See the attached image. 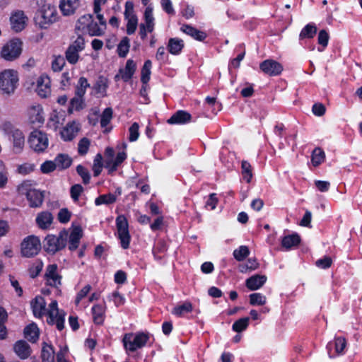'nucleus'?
<instances>
[{"instance_id": "nucleus-21", "label": "nucleus", "mask_w": 362, "mask_h": 362, "mask_svg": "<svg viewBox=\"0 0 362 362\" xmlns=\"http://www.w3.org/2000/svg\"><path fill=\"white\" fill-rule=\"evenodd\" d=\"M50 79L46 75H42L37 78L36 91L41 98H47L50 95Z\"/></svg>"}, {"instance_id": "nucleus-28", "label": "nucleus", "mask_w": 362, "mask_h": 362, "mask_svg": "<svg viewBox=\"0 0 362 362\" xmlns=\"http://www.w3.org/2000/svg\"><path fill=\"white\" fill-rule=\"evenodd\" d=\"M64 122V115L62 112L54 110L49 116L47 126L49 128L57 131L63 124Z\"/></svg>"}, {"instance_id": "nucleus-57", "label": "nucleus", "mask_w": 362, "mask_h": 362, "mask_svg": "<svg viewBox=\"0 0 362 362\" xmlns=\"http://www.w3.org/2000/svg\"><path fill=\"white\" fill-rule=\"evenodd\" d=\"M129 141L131 142L136 141L139 136V125L137 122H134L129 128Z\"/></svg>"}, {"instance_id": "nucleus-37", "label": "nucleus", "mask_w": 362, "mask_h": 362, "mask_svg": "<svg viewBox=\"0 0 362 362\" xmlns=\"http://www.w3.org/2000/svg\"><path fill=\"white\" fill-rule=\"evenodd\" d=\"M300 241V238L297 234L288 235L283 238L281 245L286 250H290L293 247L297 246Z\"/></svg>"}, {"instance_id": "nucleus-7", "label": "nucleus", "mask_w": 362, "mask_h": 362, "mask_svg": "<svg viewBox=\"0 0 362 362\" xmlns=\"http://www.w3.org/2000/svg\"><path fill=\"white\" fill-rule=\"evenodd\" d=\"M68 233L66 231L61 232L58 236L54 235H48L45 239L44 248L50 253L63 249L66 244Z\"/></svg>"}, {"instance_id": "nucleus-8", "label": "nucleus", "mask_w": 362, "mask_h": 362, "mask_svg": "<svg viewBox=\"0 0 362 362\" xmlns=\"http://www.w3.org/2000/svg\"><path fill=\"white\" fill-rule=\"evenodd\" d=\"M22 52V42L14 38L5 44L1 50V57L6 61H13L17 59Z\"/></svg>"}, {"instance_id": "nucleus-42", "label": "nucleus", "mask_w": 362, "mask_h": 362, "mask_svg": "<svg viewBox=\"0 0 362 362\" xmlns=\"http://www.w3.org/2000/svg\"><path fill=\"white\" fill-rule=\"evenodd\" d=\"M42 359L43 362H54V351L51 345L45 344L42 346Z\"/></svg>"}, {"instance_id": "nucleus-54", "label": "nucleus", "mask_w": 362, "mask_h": 362, "mask_svg": "<svg viewBox=\"0 0 362 362\" xmlns=\"http://www.w3.org/2000/svg\"><path fill=\"white\" fill-rule=\"evenodd\" d=\"M90 141L86 137H83L78 141V153L81 156L86 155L89 149Z\"/></svg>"}, {"instance_id": "nucleus-12", "label": "nucleus", "mask_w": 362, "mask_h": 362, "mask_svg": "<svg viewBox=\"0 0 362 362\" xmlns=\"http://www.w3.org/2000/svg\"><path fill=\"white\" fill-rule=\"evenodd\" d=\"M41 248L40 239L34 235L25 238L21 243L22 255L31 257L36 255Z\"/></svg>"}, {"instance_id": "nucleus-30", "label": "nucleus", "mask_w": 362, "mask_h": 362, "mask_svg": "<svg viewBox=\"0 0 362 362\" xmlns=\"http://www.w3.org/2000/svg\"><path fill=\"white\" fill-rule=\"evenodd\" d=\"M92 287L90 285L87 284L84 286L76 294L75 298V304L81 308H86L88 306V303H86L84 299L87 297L88 294L90 291Z\"/></svg>"}, {"instance_id": "nucleus-38", "label": "nucleus", "mask_w": 362, "mask_h": 362, "mask_svg": "<svg viewBox=\"0 0 362 362\" xmlns=\"http://www.w3.org/2000/svg\"><path fill=\"white\" fill-rule=\"evenodd\" d=\"M93 321L98 325L103 324L104 321L105 308L103 305L97 304L92 308Z\"/></svg>"}, {"instance_id": "nucleus-19", "label": "nucleus", "mask_w": 362, "mask_h": 362, "mask_svg": "<svg viewBox=\"0 0 362 362\" xmlns=\"http://www.w3.org/2000/svg\"><path fill=\"white\" fill-rule=\"evenodd\" d=\"M81 5V0H59V8L64 16H71L76 13Z\"/></svg>"}, {"instance_id": "nucleus-11", "label": "nucleus", "mask_w": 362, "mask_h": 362, "mask_svg": "<svg viewBox=\"0 0 362 362\" xmlns=\"http://www.w3.org/2000/svg\"><path fill=\"white\" fill-rule=\"evenodd\" d=\"M0 127L5 132H11L13 151L16 153H21L25 145V137L23 132L19 129H12V125L10 122H4L1 124Z\"/></svg>"}, {"instance_id": "nucleus-25", "label": "nucleus", "mask_w": 362, "mask_h": 362, "mask_svg": "<svg viewBox=\"0 0 362 362\" xmlns=\"http://www.w3.org/2000/svg\"><path fill=\"white\" fill-rule=\"evenodd\" d=\"M267 276L264 275H253L246 280L245 285L250 291H255L260 288L267 281Z\"/></svg>"}, {"instance_id": "nucleus-17", "label": "nucleus", "mask_w": 362, "mask_h": 362, "mask_svg": "<svg viewBox=\"0 0 362 362\" xmlns=\"http://www.w3.org/2000/svg\"><path fill=\"white\" fill-rule=\"evenodd\" d=\"M28 121L34 124L41 125L45 122V115L42 107L39 104L30 106L27 110Z\"/></svg>"}, {"instance_id": "nucleus-24", "label": "nucleus", "mask_w": 362, "mask_h": 362, "mask_svg": "<svg viewBox=\"0 0 362 362\" xmlns=\"http://www.w3.org/2000/svg\"><path fill=\"white\" fill-rule=\"evenodd\" d=\"M13 351L21 359L28 358L32 352L29 344L23 340H20L15 343Z\"/></svg>"}, {"instance_id": "nucleus-55", "label": "nucleus", "mask_w": 362, "mask_h": 362, "mask_svg": "<svg viewBox=\"0 0 362 362\" xmlns=\"http://www.w3.org/2000/svg\"><path fill=\"white\" fill-rule=\"evenodd\" d=\"M112 110L110 107H107L104 110L100 118V125L102 127H106L109 124L112 118Z\"/></svg>"}, {"instance_id": "nucleus-27", "label": "nucleus", "mask_w": 362, "mask_h": 362, "mask_svg": "<svg viewBox=\"0 0 362 362\" xmlns=\"http://www.w3.org/2000/svg\"><path fill=\"white\" fill-rule=\"evenodd\" d=\"M36 223L41 229L45 230L50 227L53 221V216L49 211H42L37 215Z\"/></svg>"}, {"instance_id": "nucleus-51", "label": "nucleus", "mask_w": 362, "mask_h": 362, "mask_svg": "<svg viewBox=\"0 0 362 362\" xmlns=\"http://www.w3.org/2000/svg\"><path fill=\"white\" fill-rule=\"evenodd\" d=\"M65 57L69 64H76L79 59V52L68 47L65 52Z\"/></svg>"}, {"instance_id": "nucleus-35", "label": "nucleus", "mask_w": 362, "mask_h": 362, "mask_svg": "<svg viewBox=\"0 0 362 362\" xmlns=\"http://www.w3.org/2000/svg\"><path fill=\"white\" fill-rule=\"evenodd\" d=\"M127 158L124 151L119 152L115 159H109L105 161V168L110 172L115 171L117 167Z\"/></svg>"}, {"instance_id": "nucleus-20", "label": "nucleus", "mask_w": 362, "mask_h": 362, "mask_svg": "<svg viewBox=\"0 0 362 362\" xmlns=\"http://www.w3.org/2000/svg\"><path fill=\"white\" fill-rule=\"evenodd\" d=\"M260 69L269 76L279 75L283 71L282 65L273 59H267L259 64Z\"/></svg>"}, {"instance_id": "nucleus-40", "label": "nucleus", "mask_w": 362, "mask_h": 362, "mask_svg": "<svg viewBox=\"0 0 362 362\" xmlns=\"http://www.w3.org/2000/svg\"><path fill=\"white\" fill-rule=\"evenodd\" d=\"M325 160V151L320 148H315L311 155V162L313 166L317 167Z\"/></svg>"}, {"instance_id": "nucleus-31", "label": "nucleus", "mask_w": 362, "mask_h": 362, "mask_svg": "<svg viewBox=\"0 0 362 362\" xmlns=\"http://www.w3.org/2000/svg\"><path fill=\"white\" fill-rule=\"evenodd\" d=\"M69 237V248L71 250H74L78 247L80 239L82 237V230L80 227L74 228Z\"/></svg>"}, {"instance_id": "nucleus-44", "label": "nucleus", "mask_w": 362, "mask_h": 362, "mask_svg": "<svg viewBox=\"0 0 362 362\" xmlns=\"http://www.w3.org/2000/svg\"><path fill=\"white\" fill-rule=\"evenodd\" d=\"M88 87H90V84L88 83V80L83 76L80 77L76 87V95L80 97H83L86 92V89Z\"/></svg>"}, {"instance_id": "nucleus-34", "label": "nucleus", "mask_w": 362, "mask_h": 362, "mask_svg": "<svg viewBox=\"0 0 362 362\" xmlns=\"http://www.w3.org/2000/svg\"><path fill=\"white\" fill-rule=\"evenodd\" d=\"M184 47V41L177 37L170 38L168 43V52L173 55L179 54Z\"/></svg>"}, {"instance_id": "nucleus-1", "label": "nucleus", "mask_w": 362, "mask_h": 362, "mask_svg": "<svg viewBox=\"0 0 362 362\" xmlns=\"http://www.w3.org/2000/svg\"><path fill=\"white\" fill-rule=\"evenodd\" d=\"M99 21L98 23L93 20L90 14H85L81 16L76 23V29L82 33L88 34L90 36H100L103 35L106 29V21L100 13H94Z\"/></svg>"}, {"instance_id": "nucleus-59", "label": "nucleus", "mask_w": 362, "mask_h": 362, "mask_svg": "<svg viewBox=\"0 0 362 362\" xmlns=\"http://www.w3.org/2000/svg\"><path fill=\"white\" fill-rule=\"evenodd\" d=\"M83 190V187L81 185H74L71 187L70 194L71 197L74 202L78 201V198Z\"/></svg>"}, {"instance_id": "nucleus-41", "label": "nucleus", "mask_w": 362, "mask_h": 362, "mask_svg": "<svg viewBox=\"0 0 362 362\" xmlns=\"http://www.w3.org/2000/svg\"><path fill=\"white\" fill-rule=\"evenodd\" d=\"M116 200L117 195L109 193L98 197L95 200V204L96 206H100L101 204H110L115 203Z\"/></svg>"}, {"instance_id": "nucleus-13", "label": "nucleus", "mask_w": 362, "mask_h": 362, "mask_svg": "<svg viewBox=\"0 0 362 362\" xmlns=\"http://www.w3.org/2000/svg\"><path fill=\"white\" fill-rule=\"evenodd\" d=\"M28 18L22 10H13L11 11L9 22L11 28L15 33L21 32L28 24Z\"/></svg>"}, {"instance_id": "nucleus-15", "label": "nucleus", "mask_w": 362, "mask_h": 362, "mask_svg": "<svg viewBox=\"0 0 362 362\" xmlns=\"http://www.w3.org/2000/svg\"><path fill=\"white\" fill-rule=\"evenodd\" d=\"M346 340L344 337H334V340L329 341L327 345L329 357L332 358L343 355L346 347Z\"/></svg>"}, {"instance_id": "nucleus-33", "label": "nucleus", "mask_w": 362, "mask_h": 362, "mask_svg": "<svg viewBox=\"0 0 362 362\" xmlns=\"http://www.w3.org/2000/svg\"><path fill=\"white\" fill-rule=\"evenodd\" d=\"M154 21L153 8L151 6H147L144 11V23L141 25H144L146 30H148V33H152L155 26Z\"/></svg>"}, {"instance_id": "nucleus-48", "label": "nucleus", "mask_w": 362, "mask_h": 362, "mask_svg": "<svg viewBox=\"0 0 362 362\" xmlns=\"http://www.w3.org/2000/svg\"><path fill=\"white\" fill-rule=\"evenodd\" d=\"M250 303L252 305H263L267 302L265 296L260 293H254L250 295Z\"/></svg>"}, {"instance_id": "nucleus-18", "label": "nucleus", "mask_w": 362, "mask_h": 362, "mask_svg": "<svg viewBox=\"0 0 362 362\" xmlns=\"http://www.w3.org/2000/svg\"><path fill=\"white\" fill-rule=\"evenodd\" d=\"M46 284L52 287L58 288L62 284V276L57 272V265L49 264L47 267L45 274Z\"/></svg>"}, {"instance_id": "nucleus-63", "label": "nucleus", "mask_w": 362, "mask_h": 362, "mask_svg": "<svg viewBox=\"0 0 362 362\" xmlns=\"http://www.w3.org/2000/svg\"><path fill=\"white\" fill-rule=\"evenodd\" d=\"M71 212L66 208L62 209L58 213V220L60 223H66L69 221Z\"/></svg>"}, {"instance_id": "nucleus-23", "label": "nucleus", "mask_w": 362, "mask_h": 362, "mask_svg": "<svg viewBox=\"0 0 362 362\" xmlns=\"http://www.w3.org/2000/svg\"><path fill=\"white\" fill-rule=\"evenodd\" d=\"M191 115L184 110H178L167 121L170 124H185L191 122Z\"/></svg>"}, {"instance_id": "nucleus-46", "label": "nucleus", "mask_w": 362, "mask_h": 362, "mask_svg": "<svg viewBox=\"0 0 362 362\" xmlns=\"http://www.w3.org/2000/svg\"><path fill=\"white\" fill-rule=\"evenodd\" d=\"M250 255V250L245 245H241L238 248L235 249L233 255L234 258L239 262L244 260Z\"/></svg>"}, {"instance_id": "nucleus-10", "label": "nucleus", "mask_w": 362, "mask_h": 362, "mask_svg": "<svg viewBox=\"0 0 362 362\" xmlns=\"http://www.w3.org/2000/svg\"><path fill=\"white\" fill-rule=\"evenodd\" d=\"M116 226L117 238L120 240L121 246L123 249H127L129 247L131 237L128 222L124 216L121 215L117 217Z\"/></svg>"}, {"instance_id": "nucleus-56", "label": "nucleus", "mask_w": 362, "mask_h": 362, "mask_svg": "<svg viewBox=\"0 0 362 362\" xmlns=\"http://www.w3.org/2000/svg\"><path fill=\"white\" fill-rule=\"evenodd\" d=\"M103 157L100 154H97L93 160V171L95 177L98 176L103 168Z\"/></svg>"}, {"instance_id": "nucleus-50", "label": "nucleus", "mask_w": 362, "mask_h": 362, "mask_svg": "<svg viewBox=\"0 0 362 362\" xmlns=\"http://www.w3.org/2000/svg\"><path fill=\"white\" fill-rule=\"evenodd\" d=\"M66 64L65 59L62 55L54 56L52 61V69L55 72L62 70Z\"/></svg>"}, {"instance_id": "nucleus-5", "label": "nucleus", "mask_w": 362, "mask_h": 362, "mask_svg": "<svg viewBox=\"0 0 362 362\" xmlns=\"http://www.w3.org/2000/svg\"><path fill=\"white\" fill-rule=\"evenodd\" d=\"M148 339V334L144 332L127 333L123 337L122 343L127 351L133 352L144 346Z\"/></svg>"}, {"instance_id": "nucleus-45", "label": "nucleus", "mask_w": 362, "mask_h": 362, "mask_svg": "<svg viewBox=\"0 0 362 362\" xmlns=\"http://www.w3.org/2000/svg\"><path fill=\"white\" fill-rule=\"evenodd\" d=\"M152 67V63L151 60H146L144 62V64L143 66V68L141 69V81L143 83V84H147L148 82L150 80V76H151V69Z\"/></svg>"}, {"instance_id": "nucleus-16", "label": "nucleus", "mask_w": 362, "mask_h": 362, "mask_svg": "<svg viewBox=\"0 0 362 362\" xmlns=\"http://www.w3.org/2000/svg\"><path fill=\"white\" fill-rule=\"evenodd\" d=\"M81 130V124L76 121H71L66 124L60 131L61 139L64 141H72Z\"/></svg>"}, {"instance_id": "nucleus-62", "label": "nucleus", "mask_w": 362, "mask_h": 362, "mask_svg": "<svg viewBox=\"0 0 362 362\" xmlns=\"http://www.w3.org/2000/svg\"><path fill=\"white\" fill-rule=\"evenodd\" d=\"M35 165L30 163H23L18 166L17 172L19 174L25 175L34 170Z\"/></svg>"}, {"instance_id": "nucleus-4", "label": "nucleus", "mask_w": 362, "mask_h": 362, "mask_svg": "<svg viewBox=\"0 0 362 362\" xmlns=\"http://www.w3.org/2000/svg\"><path fill=\"white\" fill-rule=\"evenodd\" d=\"M19 76L16 70L8 69L0 71V91L4 95L13 94L18 86Z\"/></svg>"}, {"instance_id": "nucleus-9", "label": "nucleus", "mask_w": 362, "mask_h": 362, "mask_svg": "<svg viewBox=\"0 0 362 362\" xmlns=\"http://www.w3.org/2000/svg\"><path fill=\"white\" fill-rule=\"evenodd\" d=\"M28 144L30 147L35 152H44L49 145L47 134L40 130H34L29 136Z\"/></svg>"}, {"instance_id": "nucleus-49", "label": "nucleus", "mask_w": 362, "mask_h": 362, "mask_svg": "<svg viewBox=\"0 0 362 362\" xmlns=\"http://www.w3.org/2000/svg\"><path fill=\"white\" fill-rule=\"evenodd\" d=\"M129 40L128 37H124L117 47V53L119 57H125L129 49Z\"/></svg>"}, {"instance_id": "nucleus-2", "label": "nucleus", "mask_w": 362, "mask_h": 362, "mask_svg": "<svg viewBox=\"0 0 362 362\" xmlns=\"http://www.w3.org/2000/svg\"><path fill=\"white\" fill-rule=\"evenodd\" d=\"M58 18L56 7L50 4H43L34 17L35 25L41 29H47Z\"/></svg>"}, {"instance_id": "nucleus-6", "label": "nucleus", "mask_w": 362, "mask_h": 362, "mask_svg": "<svg viewBox=\"0 0 362 362\" xmlns=\"http://www.w3.org/2000/svg\"><path fill=\"white\" fill-rule=\"evenodd\" d=\"M47 315V322L49 325H55L59 330H62L64 327L65 313L63 310H59L57 300H52L46 310Z\"/></svg>"}, {"instance_id": "nucleus-43", "label": "nucleus", "mask_w": 362, "mask_h": 362, "mask_svg": "<svg viewBox=\"0 0 362 362\" xmlns=\"http://www.w3.org/2000/svg\"><path fill=\"white\" fill-rule=\"evenodd\" d=\"M317 28L314 24L309 23L306 25L300 31V39L313 38L316 34Z\"/></svg>"}, {"instance_id": "nucleus-58", "label": "nucleus", "mask_w": 362, "mask_h": 362, "mask_svg": "<svg viewBox=\"0 0 362 362\" xmlns=\"http://www.w3.org/2000/svg\"><path fill=\"white\" fill-rule=\"evenodd\" d=\"M69 47L80 53L85 48V40L83 37L79 35Z\"/></svg>"}, {"instance_id": "nucleus-14", "label": "nucleus", "mask_w": 362, "mask_h": 362, "mask_svg": "<svg viewBox=\"0 0 362 362\" xmlns=\"http://www.w3.org/2000/svg\"><path fill=\"white\" fill-rule=\"evenodd\" d=\"M124 16L127 23V33L128 35H132L135 33L137 25L138 18L134 11V4L130 1H127L125 4Z\"/></svg>"}, {"instance_id": "nucleus-32", "label": "nucleus", "mask_w": 362, "mask_h": 362, "mask_svg": "<svg viewBox=\"0 0 362 362\" xmlns=\"http://www.w3.org/2000/svg\"><path fill=\"white\" fill-rule=\"evenodd\" d=\"M193 310V305L189 301H185L173 308L171 313L176 317H182L185 314L191 313Z\"/></svg>"}, {"instance_id": "nucleus-3", "label": "nucleus", "mask_w": 362, "mask_h": 362, "mask_svg": "<svg viewBox=\"0 0 362 362\" xmlns=\"http://www.w3.org/2000/svg\"><path fill=\"white\" fill-rule=\"evenodd\" d=\"M18 192L21 195H25L32 208L41 206L44 199L43 194L33 187V182L30 180H25L18 186Z\"/></svg>"}, {"instance_id": "nucleus-60", "label": "nucleus", "mask_w": 362, "mask_h": 362, "mask_svg": "<svg viewBox=\"0 0 362 362\" xmlns=\"http://www.w3.org/2000/svg\"><path fill=\"white\" fill-rule=\"evenodd\" d=\"M56 169L57 168L54 160H47L44 162L40 166V170L43 173H49Z\"/></svg>"}, {"instance_id": "nucleus-52", "label": "nucleus", "mask_w": 362, "mask_h": 362, "mask_svg": "<svg viewBox=\"0 0 362 362\" xmlns=\"http://www.w3.org/2000/svg\"><path fill=\"white\" fill-rule=\"evenodd\" d=\"M249 317H243L238 320L233 324V330L236 332H240L245 330L249 325Z\"/></svg>"}, {"instance_id": "nucleus-29", "label": "nucleus", "mask_w": 362, "mask_h": 362, "mask_svg": "<svg viewBox=\"0 0 362 362\" xmlns=\"http://www.w3.org/2000/svg\"><path fill=\"white\" fill-rule=\"evenodd\" d=\"M180 30L184 33L199 41H203L207 36L206 33L199 30L197 28L187 24L182 25Z\"/></svg>"}, {"instance_id": "nucleus-61", "label": "nucleus", "mask_w": 362, "mask_h": 362, "mask_svg": "<svg viewBox=\"0 0 362 362\" xmlns=\"http://www.w3.org/2000/svg\"><path fill=\"white\" fill-rule=\"evenodd\" d=\"M78 174L81 177L85 184H88L90 182V173L86 168L79 165L76 168Z\"/></svg>"}, {"instance_id": "nucleus-64", "label": "nucleus", "mask_w": 362, "mask_h": 362, "mask_svg": "<svg viewBox=\"0 0 362 362\" xmlns=\"http://www.w3.org/2000/svg\"><path fill=\"white\" fill-rule=\"evenodd\" d=\"M83 104V97L76 95L71 100V108L72 110H78L82 108Z\"/></svg>"}, {"instance_id": "nucleus-47", "label": "nucleus", "mask_w": 362, "mask_h": 362, "mask_svg": "<svg viewBox=\"0 0 362 362\" xmlns=\"http://www.w3.org/2000/svg\"><path fill=\"white\" fill-rule=\"evenodd\" d=\"M241 169H242V175H243V179L247 183H250L252 178L251 165L247 161L243 160V161H242Z\"/></svg>"}, {"instance_id": "nucleus-53", "label": "nucleus", "mask_w": 362, "mask_h": 362, "mask_svg": "<svg viewBox=\"0 0 362 362\" xmlns=\"http://www.w3.org/2000/svg\"><path fill=\"white\" fill-rule=\"evenodd\" d=\"M8 173L4 163L0 160V188H4L8 180Z\"/></svg>"}, {"instance_id": "nucleus-26", "label": "nucleus", "mask_w": 362, "mask_h": 362, "mask_svg": "<svg viewBox=\"0 0 362 362\" xmlns=\"http://www.w3.org/2000/svg\"><path fill=\"white\" fill-rule=\"evenodd\" d=\"M136 63L132 59H128L124 69L119 70V75H117V78L120 76L121 78L127 82L130 80L136 71Z\"/></svg>"}, {"instance_id": "nucleus-22", "label": "nucleus", "mask_w": 362, "mask_h": 362, "mask_svg": "<svg viewBox=\"0 0 362 362\" xmlns=\"http://www.w3.org/2000/svg\"><path fill=\"white\" fill-rule=\"evenodd\" d=\"M33 315L36 317H42L46 314V301L40 296H36L30 303Z\"/></svg>"}, {"instance_id": "nucleus-39", "label": "nucleus", "mask_w": 362, "mask_h": 362, "mask_svg": "<svg viewBox=\"0 0 362 362\" xmlns=\"http://www.w3.org/2000/svg\"><path fill=\"white\" fill-rule=\"evenodd\" d=\"M54 162L58 170H64L71 165L72 160L68 155L61 153L56 156Z\"/></svg>"}, {"instance_id": "nucleus-36", "label": "nucleus", "mask_w": 362, "mask_h": 362, "mask_svg": "<svg viewBox=\"0 0 362 362\" xmlns=\"http://www.w3.org/2000/svg\"><path fill=\"white\" fill-rule=\"evenodd\" d=\"M25 337L31 342H35L39 338V329L35 323L26 326L24 329Z\"/></svg>"}]
</instances>
